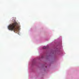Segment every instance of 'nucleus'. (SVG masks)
<instances>
[{
    "label": "nucleus",
    "instance_id": "obj_1",
    "mask_svg": "<svg viewBox=\"0 0 79 79\" xmlns=\"http://www.w3.org/2000/svg\"><path fill=\"white\" fill-rule=\"evenodd\" d=\"M18 26V24L16 22H14L13 23L10 24V25L8 26V29L9 30L16 32L17 31V28Z\"/></svg>",
    "mask_w": 79,
    "mask_h": 79
},
{
    "label": "nucleus",
    "instance_id": "obj_2",
    "mask_svg": "<svg viewBox=\"0 0 79 79\" xmlns=\"http://www.w3.org/2000/svg\"><path fill=\"white\" fill-rule=\"evenodd\" d=\"M47 48V47H45V46H44L43 47V48H44V49H45V48Z\"/></svg>",
    "mask_w": 79,
    "mask_h": 79
},
{
    "label": "nucleus",
    "instance_id": "obj_3",
    "mask_svg": "<svg viewBox=\"0 0 79 79\" xmlns=\"http://www.w3.org/2000/svg\"><path fill=\"white\" fill-rule=\"evenodd\" d=\"M41 58H44V56H42L41 57Z\"/></svg>",
    "mask_w": 79,
    "mask_h": 79
}]
</instances>
